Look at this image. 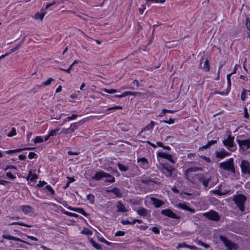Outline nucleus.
Instances as JSON below:
<instances>
[{
	"label": "nucleus",
	"instance_id": "obj_1",
	"mask_svg": "<svg viewBox=\"0 0 250 250\" xmlns=\"http://www.w3.org/2000/svg\"><path fill=\"white\" fill-rule=\"evenodd\" d=\"M105 178L104 181L105 182L114 183L115 181V178L112 176L111 174L106 173L103 170L96 171L94 175L92 177V179L99 181L104 180Z\"/></svg>",
	"mask_w": 250,
	"mask_h": 250
},
{
	"label": "nucleus",
	"instance_id": "obj_2",
	"mask_svg": "<svg viewBox=\"0 0 250 250\" xmlns=\"http://www.w3.org/2000/svg\"><path fill=\"white\" fill-rule=\"evenodd\" d=\"M160 170L166 177L175 178L176 176L175 168L168 163L161 164Z\"/></svg>",
	"mask_w": 250,
	"mask_h": 250
},
{
	"label": "nucleus",
	"instance_id": "obj_3",
	"mask_svg": "<svg viewBox=\"0 0 250 250\" xmlns=\"http://www.w3.org/2000/svg\"><path fill=\"white\" fill-rule=\"evenodd\" d=\"M246 200V196L241 194L234 195L233 197V201L237 205V207L242 212H243L245 210L244 204L245 203Z\"/></svg>",
	"mask_w": 250,
	"mask_h": 250
},
{
	"label": "nucleus",
	"instance_id": "obj_4",
	"mask_svg": "<svg viewBox=\"0 0 250 250\" xmlns=\"http://www.w3.org/2000/svg\"><path fill=\"white\" fill-rule=\"evenodd\" d=\"M233 161L234 159L233 158H230L226 162L220 163L219 167L223 170H226L234 173L235 170L233 165Z\"/></svg>",
	"mask_w": 250,
	"mask_h": 250
},
{
	"label": "nucleus",
	"instance_id": "obj_5",
	"mask_svg": "<svg viewBox=\"0 0 250 250\" xmlns=\"http://www.w3.org/2000/svg\"><path fill=\"white\" fill-rule=\"evenodd\" d=\"M237 142L240 147V150L241 152L247 153H250V139L245 140L238 139Z\"/></svg>",
	"mask_w": 250,
	"mask_h": 250
},
{
	"label": "nucleus",
	"instance_id": "obj_6",
	"mask_svg": "<svg viewBox=\"0 0 250 250\" xmlns=\"http://www.w3.org/2000/svg\"><path fill=\"white\" fill-rule=\"evenodd\" d=\"M234 137L229 135L227 139L223 140L224 145L230 151H234L236 149V145L234 143Z\"/></svg>",
	"mask_w": 250,
	"mask_h": 250
},
{
	"label": "nucleus",
	"instance_id": "obj_7",
	"mask_svg": "<svg viewBox=\"0 0 250 250\" xmlns=\"http://www.w3.org/2000/svg\"><path fill=\"white\" fill-rule=\"evenodd\" d=\"M219 239L223 242L224 245L227 248L228 250H236L238 246L236 244L232 243L226 237L220 235Z\"/></svg>",
	"mask_w": 250,
	"mask_h": 250
},
{
	"label": "nucleus",
	"instance_id": "obj_8",
	"mask_svg": "<svg viewBox=\"0 0 250 250\" xmlns=\"http://www.w3.org/2000/svg\"><path fill=\"white\" fill-rule=\"evenodd\" d=\"M240 167L242 173L244 174H250V163L245 160L241 161Z\"/></svg>",
	"mask_w": 250,
	"mask_h": 250
},
{
	"label": "nucleus",
	"instance_id": "obj_9",
	"mask_svg": "<svg viewBox=\"0 0 250 250\" xmlns=\"http://www.w3.org/2000/svg\"><path fill=\"white\" fill-rule=\"evenodd\" d=\"M203 216L206 218L213 221H218L220 219V217L217 212L214 210H211L208 212L203 213Z\"/></svg>",
	"mask_w": 250,
	"mask_h": 250
},
{
	"label": "nucleus",
	"instance_id": "obj_10",
	"mask_svg": "<svg viewBox=\"0 0 250 250\" xmlns=\"http://www.w3.org/2000/svg\"><path fill=\"white\" fill-rule=\"evenodd\" d=\"M79 127V124L75 123L71 124L69 128H63L60 133H64L66 134H70L74 132L75 130L77 129Z\"/></svg>",
	"mask_w": 250,
	"mask_h": 250
},
{
	"label": "nucleus",
	"instance_id": "obj_11",
	"mask_svg": "<svg viewBox=\"0 0 250 250\" xmlns=\"http://www.w3.org/2000/svg\"><path fill=\"white\" fill-rule=\"evenodd\" d=\"M161 213L166 216H168L170 218L179 219L180 216L176 215L174 212L169 209H165L161 211Z\"/></svg>",
	"mask_w": 250,
	"mask_h": 250
},
{
	"label": "nucleus",
	"instance_id": "obj_12",
	"mask_svg": "<svg viewBox=\"0 0 250 250\" xmlns=\"http://www.w3.org/2000/svg\"><path fill=\"white\" fill-rule=\"evenodd\" d=\"M175 207L177 208L187 210L191 213H194L195 212V209L189 208L187 203H179L175 205Z\"/></svg>",
	"mask_w": 250,
	"mask_h": 250
},
{
	"label": "nucleus",
	"instance_id": "obj_13",
	"mask_svg": "<svg viewBox=\"0 0 250 250\" xmlns=\"http://www.w3.org/2000/svg\"><path fill=\"white\" fill-rule=\"evenodd\" d=\"M157 156L166 159L173 164L175 163V161L172 159V156L170 154H167V153L163 152H157Z\"/></svg>",
	"mask_w": 250,
	"mask_h": 250
},
{
	"label": "nucleus",
	"instance_id": "obj_14",
	"mask_svg": "<svg viewBox=\"0 0 250 250\" xmlns=\"http://www.w3.org/2000/svg\"><path fill=\"white\" fill-rule=\"evenodd\" d=\"M2 237L3 239H7V240H14V241H19V242H22V243H26V244H27L28 245H31L29 243L27 242L26 241H24L21 240L20 238H17V237H14V236H12L9 235L3 234V235H2Z\"/></svg>",
	"mask_w": 250,
	"mask_h": 250
},
{
	"label": "nucleus",
	"instance_id": "obj_15",
	"mask_svg": "<svg viewBox=\"0 0 250 250\" xmlns=\"http://www.w3.org/2000/svg\"><path fill=\"white\" fill-rule=\"evenodd\" d=\"M216 157L217 158L223 159L227 156L230 155V153L223 149L220 151H216Z\"/></svg>",
	"mask_w": 250,
	"mask_h": 250
},
{
	"label": "nucleus",
	"instance_id": "obj_16",
	"mask_svg": "<svg viewBox=\"0 0 250 250\" xmlns=\"http://www.w3.org/2000/svg\"><path fill=\"white\" fill-rule=\"evenodd\" d=\"M150 200L152 202L153 205L156 208H160L164 204V202L163 201L154 197H151Z\"/></svg>",
	"mask_w": 250,
	"mask_h": 250
},
{
	"label": "nucleus",
	"instance_id": "obj_17",
	"mask_svg": "<svg viewBox=\"0 0 250 250\" xmlns=\"http://www.w3.org/2000/svg\"><path fill=\"white\" fill-rule=\"evenodd\" d=\"M106 192L107 193H113L118 197H122V193L121 192L120 190L116 187H114L111 189H106Z\"/></svg>",
	"mask_w": 250,
	"mask_h": 250
},
{
	"label": "nucleus",
	"instance_id": "obj_18",
	"mask_svg": "<svg viewBox=\"0 0 250 250\" xmlns=\"http://www.w3.org/2000/svg\"><path fill=\"white\" fill-rule=\"evenodd\" d=\"M116 207L117 208V211L118 212H126L127 211V210L125 208L124 205L120 201L117 202Z\"/></svg>",
	"mask_w": 250,
	"mask_h": 250
},
{
	"label": "nucleus",
	"instance_id": "obj_19",
	"mask_svg": "<svg viewBox=\"0 0 250 250\" xmlns=\"http://www.w3.org/2000/svg\"><path fill=\"white\" fill-rule=\"evenodd\" d=\"M210 179L211 177H209L208 178L206 179L204 178L203 176H200L198 178L199 181L201 182L205 187H207L208 186V183L210 181Z\"/></svg>",
	"mask_w": 250,
	"mask_h": 250
},
{
	"label": "nucleus",
	"instance_id": "obj_20",
	"mask_svg": "<svg viewBox=\"0 0 250 250\" xmlns=\"http://www.w3.org/2000/svg\"><path fill=\"white\" fill-rule=\"evenodd\" d=\"M137 213L142 216L146 217L147 215L148 214V211L145 208L143 207L140 208L137 210Z\"/></svg>",
	"mask_w": 250,
	"mask_h": 250
},
{
	"label": "nucleus",
	"instance_id": "obj_21",
	"mask_svg": "<svg viewBox=\"0 0 250 250\" xmlns=\"http://www.w3.org/2000/svg\"><path fill=\"white\" fill-rule=\"evenodd\" d=\"M38 178V176L37 174H33L31 170H29L28 176L26 177V180L27 181H34Z\"/></svg>",
	"mask_w": 250,
	"mask_h": 250
},
{
	"label": "nucleus",
	"instance_id": "obj_22",
	"mask_svg": "<svg viewBox=\"0 0 250 250\" xmlns=\"http://www.w3.org/2000/svg\"><path fill=\"white\" fill-rule=\"evenodd\" d=\"M45 14V12L42 9L41 13L38 12L34 15V19L37 20L40 19L42 21Z\"/></svg>",
	"mask_w": 250,
	"mask_h": 250
},
{
	"label": "nucleus",
	"instance_id": "obj_23",
	"mask_svg": "<svg viewBox=\"0 0 250 250\" xmlns=\"http://www.w3.org/2000/svg\"><path fill=\"white\" fill-rule=\"evenodd\" d=\"M177 45V42L175 41H172L170 42H167L166 44L165 45L166 47L167 48H173L176 46Z\"/></svg>",
	"mask_w": 250,
	"mask_h": 250
},
{
	"label": "nucleus",
	"instance_id": "obj_24",
	"mask_svg": "<svg viewBox=\"0 0 250 250\" xmlns=\"http://www.w3.org/2000/svg\"><path fill=\"white\" fill-rule=\"evenodd\" d=\"M141 182L142 183L146 185H148L149 183L150 182H152V183H155L156 184H157V185H159L160 184L159 182H158L157 181H154L152 179H151V178L147 179H143V180H141Z\"/></svg>",
	"mask_w": 250,
	"mask_h": 250
},
{
	"label": "nucleus",
	"instance_id": "obj_25",
	"mask_svg": "<svg viewBox=\"0 0 250 250\" xmlns=\"http://www.w3.org/2000/svg\"><path fill=\"white\" fill-rule=\"evenodd\" d=\"M21 208H22V210L25 214H28L32 209V208L31 206L28 205L21 206Z\"/></svg>",
	"mask_w": 250,
	"mask_h": 250
},
{
	"label": "nucleus",
	"instance_id": "obj_26",
	"mask_svg": "<svg viewBox=\"0 0 250 250\" xmlns=\"http://www.w3.org/2000/svg\"><path fill=\"white\" fill-rule=\"evenodd\" d=\"M202 68L206 72L209 71L210 69L209 62L207 59L205 61Z\"/></svg>",
	"mask_w": 250,
	"mask_h": 250
},
{
	"label": "nucleus",
	"instance_id": "obj_27",
	"mask_svg": "<svg viewBox=\"0 0 250 250\" xmlns=\"http://www.w3.org/2000/svg\"><path fill=\"white\" fill-rule=\"evenodd\" d=\"M217 142V140L209 141L206 145L202 146V148L204 149L209 148L212 145L216 144Z\"/></svg>",
	"mask_w": 250,
	"mask_h": 250
},
{
	"label": "nucleus",
	"instance_id": "obj_28",
	"mask_svg": "<svg viewBox=\"0 0 250 250\" xmlns=\"http://www.w3.org/2000/svg\"><path fill=\"white\" fill-rule=\"evenodd\" d=\"M75 212L81 213L85 217H87L89 215L84 211V210L83 208H76Z\"/></svg>",
	"mask_w": 250,
	"mask_h": 250
},
{
	"label": "nucleus",
	"instance_id": "obj_29",
	"mask_svg": "<svg viewBox=\"0 0 250 250\" xmlns=\"http://www.w3.org/2000/svg\"><path fill=\"white\" fill-rule=\"evenodd\" d=\"M53 81H54V80L53 78H49L46 81L43 82L41 85L39 86L41 87V86H46L49 85L51 84V83L52 82H53Z\"/></svg>",
	"mask_w": 250,
	"mask_h": 250
},
{
	"label": "nucleus",
	"instance_id": "obj_30",
	"mask_svg": "<svg viewBox=\"0 0 250 250\" xmlns=\"http://www.w3.org/2000/svg\"><path fill=\"white\" fill-rule=\"evenodd\" d=\"M117 166L119 170L121 171L125 172L128 170V167L121 163H118Z\"/></svg>",
	"mask_w": 250,
	"mask_h": 250
},
{
	"label": "nucleus",
	"instance_id": "obj_31",
	"mask_svg": "<svg viewBox=\"0 0 250 250\" xmlns=\"http://www.w3.org/2000/svg\"><path fill=\"white\" fill-rule=\"evenodd\" d=\"M247 92H250V90L245 89L244 88H243V91L241 94V99L243 101H245L247 98L246 95H247Z\"/></svg>",
	"mask_w": 250,
	"mask_h": 250
},
{
	"label": "nucleus",
	"instance_id": "obj_32",
	"mask_svg": "<svg viewBox=\"0 0 250 250\" xmlns=\"http://www.w3.org/2000/svg\"><path fill=\"white\" fill-rule=\"evenodd\" d=\"M98 239L100 241L102 242L108 246H110L112 247H114V246L116 245V244H113V243H110V242L106 241L103 237H102V238L98 237Z\"/></svg>",
	"mask_w": 250,
	"mask_h": 250
},
{
	"label": "nucleus",
	"instance_id": "obj_33",
	"mask_svg": "<svg viewBox=\"0 0 250 250\" xmlns=\"http://www.w3.org/2000/svg\"><path fill=\"white\" fill-rule=\"evenodd\" d=\"M155 123L152 121H151V122L149 124H148V125H147L145 127H144L143 129H142V131L143 130H145L146 129L147 130H150V129H152L155 125Z\"/></svg>",
	"mask_w": 250,
	"mask_h": 250
},
{
	"label": "nucleus",
	"instance_id": "obj_34",
	"mask_svg": "<svg viewBox=\"0 0 250 250\" xmlns=\"http://www.w3.org/2000/svg\"><path fill=\"white\" fill-rule=\"evenodd\" d=\"M138 162L142 163L144 166H146L148 164V161L145 157H142L138 159Z\"/></svg>",
	"mask_w": 250,
	"mask_h": 250
},
{
	"label": "nucleus",
	"instance_id": "obj_35",
	"mask_svg": "<svg viewBox=\"0 0 250 250\" xmlns=\"http://www.w3.org/2000/svg\"><path fill=\"white\" fill-rule=\"evenodd\" d=\"M197 244L200 246H202L203 247H204L206 249H208L209 248L210 246L208 245V244H205L204 243L203 241H202L201 240H198L197 241Z\"/></svg>",
	"mask_w": 250,
	"mask_h": 250
},
{
	"label": "nucleus",
	"instance_id": "obj_36",
	"mask_svg": "<svg viewBox=\"0 0 250 250\" xmlns=\"http://www.w3.org/2000/svg\"><path fill=\"white\" fill-rule=\"evenodd\" d=\"M81 233L86 235H91L92 234V232L88 228H84L81 231Z\"/></svg>",
	"mask_w": 250,
	"mask_h": 250
},
{
	"label": "nucleus",
	"instance_id": "obj_37",
	"mask_svg": "<svg viewBox=\"0 0 250 250\" xmlns=\"http://www.w3.org/2000/svg\"><path fill=\"white\" fill-rule=\"evenodd\" d=\"M10 225H18L20 226H24V227H26L28 228H31L32 227V225L26 224L25 223H21V222H13V223H12Z\"/></svg>",
	"mask_w": 250,
	"mask_h": 250
},
{
	"label": "nucleus",
	"instance_id": "obj_38",
	"mask_svg": "<svg viewBox=\"0 0 250 250\" xmlns=\"http://www.w3.org/2000/svg\"><path fill=\"white\" fill-rule=\"evenodd\" d=\"M77 117H78V115L77 114H73L71 115V116H69V117H67L66 118H65V119H64L63 120V123H65V122H66V121H67L68 120H71L75 119Z\"/></svg>",
	"mask_w": 250,
	"mask_h": 250
},
{
	"label": "nucleus",
	"instance_id": "obj_39",
	"mask_svg": "<svg viewBox=\"0 0 250 250\" xmlns=\"http://www.w3.org/2000/svg\"><path fill=\"white\" fill-rule=\"evenodd\" d=\"M60 130V128H56L54 130H52L50 132L49 134L51 136H56L57 134H59V131Z\"/></svg>",
	"mask_w": 250,
	"mask_h": 250
},
{
	"label": "nucleus",
	"instance_id": "obj_40",
	"mask_svg": "<svg viewBox=\"0 0 250 250\" xmlns=\"http://www.w3.org/2000/svg\"><path fill=\"white\" fill-rule=\"evenodd\" d=\"M22 42H23V41L21 42L19 44H18L16 46H15V47L12 48L10 50V52L9 53V54L12 53L16 51V50H18L20 48V47L21 46Z\"/></svg>",
	"mask_w": 250,
	"mask_h": 250
},
{
	"label": "nucleus",
	"instance_id": "obj_41",
	"mask_svg": "<svg viewBox=\"0 0 250 250\" xmlns=\"http://www.w3.org/2000/svg\"><path fill=\"white\" fill-rule=\"evenodd\" d=\"M231 76V74H229L227 76V79L228 81V89H230L231 86V80H230V76Z\"/></svg>",
	"mask_w": 250,
	"mask_h": 250
},
{
	"label": "nucleus",
	"instance_id": "obj_42",
	"mask_svg": "<svg viewBox=\"0 0 250 250\" xmlns=\"http://www.w3.org/2000/svg\"><path fill=\"white\" fill-rule=\"evenodd\" d=\"M95 197L93 195L89 194L87 195V199L89 200L92 204H93L95 201Z\"/></svg>",
	"mask_w": 250,
	"mask_h": 250
},
{
	"label": "nucleus",
	"instance_id": "obj_43",
	"mask_svg": "<svg viewBox=\"0 0 250 250\" xmlns=\"http://www.w3.org/2000/svg\"><path fill=\"white\" fill-rule=\"evenodd\" d=\"M45 188L47 189L51 195H53L55 194V191L50 185L46 186Z\"/></svg>",
	"mask_w": 250,
	"mask_h": 250
},
{
	"label": "nucleus",
	"instance_id": "obj_44",
	"mask_svg": "<svg viewBox=\"0 0 250 250\" xmlns=\"http://www.w3.org/2000/svg\"><path fill=\"white\" fill-rule=\"evenodd\" d=\"M43 142V139L41 136H37L34 139V142L35 144H37L39 143H42Z\"/></svg>",
	"mask_w": 250,
	"mask_h": 250
},
{
	"label": "nucleus",
	"instance_id": "obj_45",
	"mask_svg": "<svg viewBox=\"0 0 250 250\" xmlns=\"http://www.w3.org/2000/svg\"><path fill=\"white\" fill-rule=\"evenodd\" d=\"M102 90L109 94H113L117 92V90L115 89H107L104 88Z\"/></svg>",
	"mask_w": 250,
	"mask_h": 250
},
{
	"label": "nucleus",
	"instance_id": "obj_46",
	"mask_svg": "<svg viewBox=\"0 0 250 250\" xmlns=\"http://www.w3.org/2000/svg\"><path fill=\"white\" fill-rule=\"evenodd\" d=\"M229 192V191H226L225 192V193H223V192H221L219 189H217V190H213L212 191V192L214 193H215V194H217L219 195H225L227 193H228Z\"/></svg>",
	"mask_w": 250,
	"mask_h": 250
},
{
	"label": "nucleus",
	"instance_id": "obj_47",
	"mask_svg": "<svg viewBox=\"0 0 250 250\" xmlns=\"http://www.w3.org/2000/svg\"><path fill=\"white\" fill-rule=\"evenodd\" d=\"M199 168L196 167H189L186 170V173H190L193 171H196L199 170Z\"/></svg>",
	"mask_w": 250,
	"mask_h": 250
},
{
	"label": "nucleus",
	"instance_id": "obj_48",
	"mask_svg": "<svg viewBox=\"0 0 250 250\" xmlns=\"http://www.w3.org/2000/svg\"><path fill=\"white\" fill-rule=\"evenodd\" d=\"M146 4H147V3H146L145 4L141 5V7L139 8V12L141 14H143L144 10L146 9Z\"/></svg>",
	"mask_w": 250,
	"mask_h": 250
},
{
	"label": "nucleus",
	"instance_id": "obj_49",
	"mask_svg": "<svg viewBox=\"0 0 250 250\" xmlns=\"http://www.w3.org/2000/svg\"><path fill=\"white\" fill-rule=\"evenodd\" d=\"M16 134V131L15 128L13 127L11 128L10 132L8 133V136L9 137H12Z\"/></svg>",
	"mask_w": 250,
	"mask_h": 250
},
{
	"label": "nucleus",
	"instance_id": "obj_50",
	"mask_svg": "<svg viewBox=\"0 0 250 250\" xmlns=\"http://www.w3.org/2000/svg\"><path fill=\"white\" fill-rule=\"evenodd\" d=\"M64 213L65 214L67 215L68 216H71V217H76V218H77V217H79V215H78L77 214H76V213H71V212H67V211H65Z\"/></svg>",
	"mask_w": 250,
	"mask_h": 250
},
{
	"label": "nucleus",
	"instance_id": "obj_51",
	"mask_svg": "<svg viewBox=\"0 0 250 250\" xmlns=\"http://www.w3.org/2000/svg\"><path fill=\"white\" fill-rule=\"evenodd\" d=\"M128 95V91H125L123 92L122 94L120 95H115V97L122 98L124 97H125Z\"/></svg>",
	"mask_w": 250,
	"mask_h": 250
},
{
	"label": "nucleus",
	"instance_id": "obj_52",
	"mask_svg": "<svg viewBox=\"0 0 250 250\" xmlns=\"http://www.w3.org/2000/svg\"><path fill=\"white\" fill-rule=\"evenodd\" d=\"M151 230L154 232L155 234H158L160 233V230L157 227H153L150 229Z\"/></svg>",
	"mask_w": 250,
	"mask_h": 250
},
{
	"label": "nucleus",
	"instance_id": "obj_53",
	"mask_svg": "<svg viewBox=\"0 0 250 250\" xmlns=\"http://www.w3.org/2000/svg\"><path fill=\"white\" fill-rule=\"evenodd\" d=\"M161 122H163L165 123L168 124H172L174 123V119L170 118L169 120H164L163 121H162Z\"/></svg>",
	"mask_w": 250,
	"mask_h": 250
},
{
	"label": "nucleus",
	"instance_id": "obj_54",
	"mask_svg": "<svg viewBox=\"0 0 250 250\" xmlns=\"http://www.w3.org/2000/svg\"><path fill=\"white\" fill-rule=\"evenodd\" d=\"M8 169H14L16 170L17 169L16 167L14 166H7L6 167H3V169L5 171L7 170Z\"/></svg>",
	"mask_w": 250,
	"mask_h": 250
},
{
	"label": "nucleus",
	"instance_id": "obj_55",
	"mask_svg": "<svg viewBox=\"0 0 250 250\" xmlns=\"http://www.w3.org/2000/svg\"><path fill=\"white\" fill-rule=\"evenodd\" d=\"M188 245H187L185 243H182L178 244L177 246V248H188Z\"/></svg>",
	"mask_w": 250,
	"mask_h": 250
},
{
	"label": "nucleus",
	"instance_id": "obj_56",
	"mask_svg": "<svg viewBox=\"0 0 250 250\" xmlns=\"http://www.w3.org/2000/svg\"><path fill=\"white\" fill-rule=\"evenodd\" d=\"M125 234V232L123 231H118L116 232L115 235L116 236H124Z\"/></svg>",
	"mask_w": 250,
	"mask_h": 250
},
{
	"label": "nucleus",
	"instance_id": "obj_57",
	"mask_svg": "<svg viewBox=\"0 0 250 250\" xmlns=\"http://www.w3.org/2000/svg\"><path fill=\"white\" fill-rule=\"evenodd\" d=\"M36 156H37V154L33 152H30L28 154V158L29 159L34 158Z\"/></svg>",
	"mask_w": 250,
	"mask_h": 250
},
{
	"label": "nucleus",
	"instance_id": "obj_58",
	"mask_svg": "<svg viewBox=\"0 0 250 250\" xmlns=\"http://www.w3.org/2000/svg\"><path fill=\"white\" fill-rule=\"evenodd\" d=\"M122 108H122V107L121 106L116 105V106H112V107L108 108L107 109V110H111V109H121Z\"/></svg>",
	"mask_w": 250,
	"mask_h": 250
},
{
	"label": "nucleus",
	"instance_id": "obj_59",
	"mask_svg": "<svg viewBox=\"0 0 250 250\" xmlns=\"http://www.w3.org/2000/svg\"><path fill=\"white\" fill-rule=\"evenodd\" d=\"M121 223L123 225H128V224L134 225V223H132V222H130L128 220H123L121 221Z\"/></svg>",
	"mask_w": 250,
	"mask_h": 250
},
{
	"label": "nucleus",
	"instance_id": "obj_60",
	"mask_svg": "<svg viewBox=\"0 0 250 250\" xmlns=\"http://www.w3.org/2000/svg\"><path fill=\"white\" fill-rule=\"evenodd\" d=\"M6 175L8 178H9L11 179H15L16 178V176L13 175L10 172H7Z\"/></svg>",
	"mask_w": 250,
	"mask_h": 250
},
{
	"label": "nucleus",
	"instance_id": "obj_61",
	"mask_svg": "<svg viewBox=\"0 0 250 250\" xmlns=\"http://www.w3.org/2000/svg\"><path fill=\"white\" fill-rule=\"evenodd\" d=\"M93 247L98 250H101L102 249L101 246L96 242L93 244Z\"/></svg>",
	"mask_w": 250,
	"mask_h": 250
},
{
	"label": "nucleus",
	"instance_id": "obj_62",
	"mask_svg": "<svg viewBox=\"0 0 250 250\" xmlns=\"http://www.w3.org/2000/svg\"><path fill=\"white\" fill-rule=\"evenodd\" d=\"M68 154L71 155H78L80 154L79 152L78 151H72L71 150H69L67 151Z\"/></svg>",
	"mask_w": 250,
	"mask_h": 250
},
{
	"label": "nucleus",
	"instance_id": "obj_63",
	"mask_svg": "<svg viewBox=\"0 0 250 250\" xmlns=\"http://www.w3.org/2000/svg\"><path fill=\"white\" fill-rule=\"evenodd\" d=\"M244 117L246 118H249V114L248 112V109L246 107H245L244 109Z\"/></svg>",
	"mask_w": 250,
	"mask_h": 250
},
{
	"label": "nucleus",
	"instance_id": "obj_64",
	"mask_svg": "<svg viewBox=\"0 0 250 250\" xmlns=\"http://www.w3.org/2000/svg\"><path fill=\"white\" fill-rule=\"evenodd\" d=\"M56 1L54 0L52 2L47 4L45 6V9H47L49 7L56 4Z\"/></svg>",
	"mask_w": 250,
	"mask_h": 250
}]
</instances>
